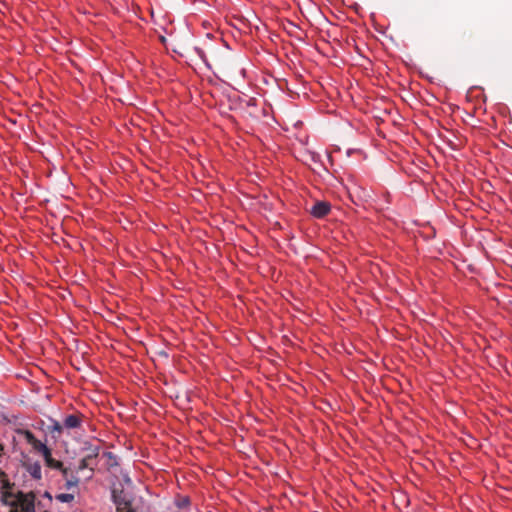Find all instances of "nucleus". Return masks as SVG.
Returning a JSON list of instances; mask_svg holds the SVG:
<instances>
[{
  "label": "nucleus",
  "mask_w": 512,
  "mask_h": 512,
  "mask_svg": "<svg viewBox=\"0 0 512 512\" xmlns=\"http://www.w3.org/2000/svg\"><path fill=\"white\" fill-rule=\"evenodd\" d=\"M12 484L4 481L1 491L2 502L11 507V512H35V495L33 492L24 493L11 491Z\"/></svg>",
  "instance_id": "f257e3e1"
},
{
  "label": "nucleus",
  "mask_w": 512,
  "mask_h": 512,
  "mask_svg": "<svg viewBox=\"0 0 512 512\" xmlns=\"http://www.w3.org/2000/svg\"><path fill=\"white\" fill-rule=\"evenodd\" d=\"M331 206L328 202H316L311 208V214L317 218H322L330 212Z\"/></svg>",
  "instance_id": "f03ea898"
},
{
  "label": "nucleus",
  "mask_w": 512,
  "mask_h": 512,
  "mask_svg": "<svg viewBox=\"0 0 512 512\" xmlns=\"http://www.w3.org/2000/svg\"><path fill=\"white\" fill-rule=\"evenodd\" d=\"M63 478L65 479L64 488L67 490H77L79 484V478L72 474H69V470H63Z\"/></svg>",
  "instance_id": "7ed1b4c3"
},
{
  "label": "nucleus",
  "mask_w": 512,
  "mask_h": 512,
  "mask_svg": "<svg viewBox=\"0 0 512 512\" xmlns=\"http://www.w3.org/2000/svg\"><path fill=\"white\" fill-rule=\"evenodd\" d=\"M131 498V495L128 492H126L123 488L119 489L117 487H114L112 489V499L116 506L119 505V503L128 501Z\"/></svg>",
  "instance_id": "20e7f679"
},
{
  "label": "nucleus",
  "mask_w": 512,
  "mask_h": 512,
  "mask_svg": "<svg viewBox=\"0 0 512 512\" xmlns=\"http://www.w3.org/2000/svg\"><path fill=\"white\" fill-rule=\"evenodd\" d=\"M25 438L27 442L33 447V449L39 453H41L47 447L44 443L38 440L30 431H25Z\"/></svg>",
  "instance_id": "39448f33"
},
{
  "label": "nucleus",
  "mask_w": 512,
  "mask_h": 512,
  "mask_svg": "<svg viewBox=\"0 0 512 512\" xmlns=\"http://www.w3.org/2000/svg\"><path fill=\"white\" fill-rule=\"evenodd\" d=\"M24 467L26 471L34 478V479H41V465L39 462H30L27 461L24 463Z\"/></svg>",
  "instance_id": "423d86ee"
},
{
  "label": "nucleus",
  "mask_w": 512,
  "mask_h": 512,
  "mask_svg": "<svg viewBox=\"0 0 512 512\" xmlns=\"http://www.w3.org/2000/svg\"><path fill=\"white\" fill-rule=\"evenodd\" d=\"M81 425V418L76 414H71L65 417L63 426L68 429L78 428Z\"/></svg>",
  "instance_id": "0eeeda50"
},
{
  "label": "nucleus",
  "mask_w": 512,
  "mask_h": 512,
  "mask_svg": "<svg viewBox=\"0 0 512 512\" xmlns=\"http://www.w3.org/2000/svg\"><path fill=\"white\" fill-rule=\"evenodd\" d=\"M84 451H85V454H84L83 457L85 459H87L88 461L94 463V460L99 455V447L98 446L89 445V446L84 448Z\"/></svg>",
  "instance_id": "6e6552de"
},
{
  "label": "nucleus",
  "mask_w": 512,
  "mask_h": 512,
  "mask_svg": "<svg viewBox=\"0 0 512 512\" xmlns=\"http://www.w3.org/2000/svg\"><path fill=\"white\" fill-rule=\"evenodd\" d=\"M103 457L106 458V465L108 469L118 466L117 458L112 452L103 453Z\"/></svg>",
  "instance_id": "1a4fd4ad"
},
{
  "label": "nucleus",
  "mask_w": 512,
  "mask_h": 512,
  "mask_svg": "<svg viewBox=\"0 0 512 512\" xmlns=\"http://www.w3.org/2000/svg\"><path fill=\"white\" fill-rule=\"evenodd\" d=\"M132 498L128 501H124L122 503H119V505L116 506L117 512H135V510L132 507Z\"/></svg>",
  "instance_id": "9d476101"
},
{
  "label": "nucleus",
  "mask_w": 512,
  "mask_h": 512,
  "mask_svg": "<svg viewBox=\"0 0 512 512\" xmlns=\"http://www.w3.org/2000/svg\"><path fill=\"white\" fill-rule=\"evenodd\" d=\"M190 503H191L190 498L187 496H181L175 500V506L179 509H185V508L189 507Z\"/></svg>",
  "instance_id": "9b49d317"
},
{
  "label": "nucleus",
  "mask_w": 512,
  "mask_h": 512,
  "mask_svg": "<svg viewBox=\"0 0 512 512\" xmlns=\"http://www.w3.org/2000/svg\"><path fill=\"white\" fill-rule=\"evenodd\" d=\"M75 495L74 493H60L55 496V499L63 502V503H70L74 500Z\"/></svg>",
  "instance_id": "f8f14e48"
},
{
  "label": "nucleus",
  "mask_w": 512,
  "mask_h": 512,
  "mask_svg": "<svg viewBox=\"0 0 512 512\" xmlns=\"http://www.w3.org/2000/svg\"><path fill=\"white\" fill-rule=\"evenodd\" d=\"M46 465L52 469H58L63 473V470H68L63 466V463L59 460H56L54 458L49 459V461L46 463Z\"/></svg>",
  "instance_id": "ddd939ff"
},
{
  "label": "nucleus",
  "mask_w": 512,
  "mask_h": 512,
  "mask_svg": "<svg viewBox=\"0 0 512 512\" xmlns=\"http://www.w3.org/2000/svg\"><path fill=\"white\" fill-rule=\"evenodd\" d=\"M94 463L88 461L87 459H85L84 457L82 458V460L80 461V464H79V470H83V469H86V468H89L91 471L94 470Z\"/></svg>",
  "instance_id": "4468645a"
},
{
  "label": "nucleus",
  "mask_w": 512,
  "mask_h": 512,
  "mask_svg": "<svg viewBox=\"0 0 512 512\" xmlns=\"http://www.w3.org/2000/svg\"><path fill=\"white\" fill-rule=\"evenodd\" d=\"M41 454L43 455L44 459H45V463H47L49 461V459L53 458L52 457V453H51V450L46 447V449H44Z\"/></svg>",
  "instance_id": "2eb2a0df"
},
{
  "label": "nucleus",
  "mask_w": 512,
  "mask_h": 512,
  "mask_svg": "<svg viewBox=\"0 0 512 512\" xmlns=\"http://www.w3.org/2000/svg\"><path fill=\"white\" fill-rule=\"evenodd\" d=\"M53 429H54V431H57V432L60 433L62 431V429H63V426L60 423L56 422L54 424V428Z\"/></svg>",
  "instance_id": "dca6fc26"
},
{
  "label": "nucleus",
  "mask_w": 512,
  "mask_h": 512,
  "mask_svg": "<svg viewBox=\"0 0 512 512\" xmlns=\"http://www.w3.org/2000/svg\"><path fill=\"white\" fill-rule=\"evenodd\" d=\"M3 450H4V447H3V445H2V444H0V456H1V455H2V453H3Z\"/></svg>",
  "instance_id": "f3484780"
},
{
  "label": "nucleus",
  "mask_w": 512,
  "mask_h": 512,
  "mask_svg": "<svg viewBox=\"0 0 512 512\" xmlns=\"http://www.w3.org/2000/svg\"><path fill=\"white\" fill-rule=\"evenodd\" d=\"M0 475L5 476V473L0 470Z\"/></svg>",
  "instance_id": "a211bd4d"
}]
</instances>
